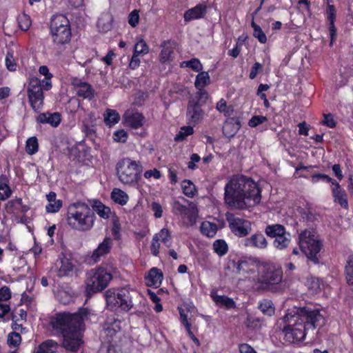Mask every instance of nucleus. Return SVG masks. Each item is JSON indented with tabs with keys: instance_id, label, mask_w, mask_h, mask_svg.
Here are the masks:
<instances>
[{
	"instance_id": "9b49d317",
	"label": "nucleus",
	"mask_w": 353,
	"mask_h": 353,
	"mask_svg": "<svg viewBox=\"0 0 353 353\" xmlns=\"http://www.w3.org/2000/svg\"><path fill=\"white\" fill-rule=\"evenodd\" d=\"M28 100L32 110L39 112L43 105V92L41 81L37 77H32L27 88Z\"/></svg>"
},
{
	"instance_id": "2eb2a0df",
	"label": "nucleus",
	"mask_w": 353,
	"mask_h": 353,
	"mask_svg": "<svg viewBox=\"0 0 353 353\" xmlns=\"http://www.w3.org/2000/svg\"><path fill=\"white\" fill-rule=\"evenodd\" d=\"M331 190L334 201L339 203L342 208L347 209L348 202L346 192L336 181L332 182Z\"/></svg>"
},
{
	"instance_id": "79ce46f5",
	"label": "nucleus",
	"mask_w": 353,
	"mask_h": 353,
	"mask_svg": "<svg viewBox=\"0 0 353 353\" xmlns=\"http://www.w3.org/2000/svg\"><path fill=\"white\" fill-rule=\"evenodd\" d=\"M194 125H188L187 126L181 127L179 132L174 137V140L176 141H184L188 136L192 135L194 133Z\"/></svg>"
},
{
	"instance_id": "bf43d9fd",
	"label": "nucleus",
	"mask_w": 353,
	"mask_h": 353,
	"mask_svg": "<svg viewBox=\"0 0 353 353\" xmlns=\"http://www.w3.org/2000/svg\"><path fill=\"white\" fill-rule=\"evenodd\" d=\"M139 21V14L137 10L132 11L128 17V23L132 27H136Z\"/></svg>"
},
{
	"instance_id": "423d86ee",
	"label": "nucleus",
	"mask_w": 353,
	"mask_h": 353,
	"mask_svg": "<svg viewBox=\"0 0 353 353\" xmlns=\"http://www.w3.org/2000/svg\"><path fill=\"white\" fill-rule=\"evenodd\" d=\"M299 244L301 252L314 264L319 263V252L322 247L314 231L305 230L299 236Z\"/></svg>"
},
{
	"instance_id": "37998d69",
	"label": "nucleus",
	"mask_w": 353,
	"mask_h": 353,
	"mask_svg": "<svg viewBox=\"0 0 353 353\" xmlns=\"http://www.w3.org/2000/svg\"><path fill=\"white\" fill-rule=\"evenodd\" d=\"M154 236L161 241L168 248L171 246V235L169 230L166 228H163L157 234H155Z\"/></svg>"
},
{
	"instance_id": "774afa93",
	"label": "nucleus",
	"mask_w": 353,
	"mask_h": 353,
	"mask_svg": "<svg viewBox=\"0 0 353 353\" xmlns=\"http://www.w3.org/2000/svg\"><path fill=\"white\" fill-rule=\"evenodd\" d=\"M98 353H116V350L109 343H105L101 345Z\"/></svg>"
},
{
	"instance_id": "393cba45",
	"label": "nucleus",
	"mask_w": 353,
	"mask_h": 353,
	"mask_svg": "<svg viewBox=\"0 0 353 353\" xmlns=\"http://www.w3.org/2000/svg\"><path fill=\"white\" fill-rule=\"evenodd\" d=\"M161 47L162 50L159 55V60L161 63H165L170 59L171 54L173 53L175 47V43L174 41L167 40L164 41L161 44Z\"/></svg>"
},
{
	"instance_id": "de8ad7c7",
	"label": "nucleus",
	"mask_w": 353,
	"mask_h": 353,
	"mask_svg": "<svg viewBox=\"0 0 353 353\" xmlns=\"http://www.w3.org/2000/svg\"><path fill=\"white\" fill-rule=\"evenodd\" d=\"M181 188L183 192L188 197H193L195 194L196 188L194 185L190 180H184L182 182Z\"/></svg>"
},
{
	"instance_id": "a878e982",
	"label": "nucleus",
	"mask_w": 353,
	"mask_h": 353,
	"mask_svg": "<svg viewBox=\"0 0 353 353\" xmlns=\"http://www.w3.org/2000/svg\"><path fill=\"white\" fill-rule=\"evenodd\" d=\"M112 16L108 13H103L97 21V27L100 31L106 32L112 29Z\"/></svg>"
},
{
	"instance_id": "338daca9",
	"label": "nucleus",
	"mask_w": 353,
	"mask_h": 353,
	"mask_svg": "<svg viewBox=\"0 0 353 353\" xmlns=\"http://www.w3.org/2000/svg\"><path fill=\"white\" fill-rule=\"evenodd\" d=\"M324 119L321 121V123L329 128H334L336 123L334 120L333 116L331 114H324Z\"/></svg>"
},
{
	"instance_id": "052dcab7",
	"label": "nucleus",
	"mask_w": 353,
	"mask_h": 353,
	"mask_svg": "<svg viewBox=\"0 0 353 353\" xmlns=\"http://www.w3.org/2000/svg\"><path fill=\"white\" fill-rule=\"evenodd\" d=\"M186 65L192 68L195 72H199L203 69L202 64L197 59H192L189 61H187Z\"/></svg>"
},
{
	"instance_id": "20e7f679",
	"label": "nucleus",
	"mask_w": 353,
	"mask_h": 353,
	"mask_svg": "<svg viewBox=\"0 0 353 353\" xmlns=\"http://www.w3.org/2000/svg\"><path fill=\"white\" fill-rule=\"evenodd\" d=\"M94 212L83 203L70 205L68 210L67 221L73 229L88 231L90 230L95 220Z\"/></svg>"
},
{
	"instance_id": "2f4dec72",
	"label": "nucleus",
	"mask_w": 353,
	"mask_h": 353,
	"mask_svg": "<svg viewBox=\"0 0 353 353\" xmlns=\"http://www.w3.org/2000/svg\"><path fill=\"white\" fill-rule=\"evenodd\" d=\"M92 211L96 212L100 217L103 219H108L111 213V210L109 207L103 205L98 200L93 201L92 204Z\"/></svg>"
},
{
	"instance_id": "e2e57ef3",
	"label": "nucleus",
	"mask_w": 353,
	"mask_h": 353,
	"mask_svg": "<svg viewBox=\"0 0 353 353\" xmlns=\"http://www.w3.org/2000/svg\"><path fill=\"white\" fill-rule=\"evenodd\" d=\"M267 121V118L264 116H254L250 119L248 125L252 128H255Z\"/></svg>"
},
{
	"instance_id": "aec40b11",
	"label": "nucleus",
	"mask_w": 353,
	"mask_h": 353,
	"mask_svg": "<svg viewBox=\"0 0 353 353\" xmlns=\"http://www.w3.org/2000/svg\"><path fill=\"white\" fill-rule=\"evenodd\" d=\"M126 125L137 129L143 125L144 117L137 112H126L123 116Z\"/></svg>"
},
{
	"instance_id": "473e14b6",
	"label": "nucleus",
	"mask_w": 353,
	"mask_h": 353,
	"mask_svg": "<svg viewBox=\"0 0 353 353\" xmlns=\"http://www.w3.org/2000/svg\"><path fill=\"white\" fill-rule=\"evenodd\" d=\"M58 348L56 341L48 339L41 343L37 348L36 353H54Z\"/></svg>"
},
{
	"instance_id": "6ab92c4d",
	"label": "nucleus",
	"mask_w": 353,
	"mask_h": 353,
	"mask_svg": "<svg viewBox=\"0 0 353 353\" xmlns=\"http://www.w3.org/2000/svg\"><path fill=\"white\" fill-rule=\"evenodd\" d=\"M121 329V321L114 316H108L103 326V332L112 339Z\"/></svg>"
},
{
	"instance_id": "09e8293b",
	"label": "nucleus",
	"mask_w": 353,
	"mask_h": 353,
	"mask_svg": "<svg viewBox=\"0 0 353 353\" xmlns=\"http://www.w3.org/2000/svg\"><path fill=\"white\" fill-rule=\"evenodd\" d=\"M346 280L349 285H353V255H350L345 265Z\"/></svg>"
},
{
	"instance_id": "cd10ccee",
	"label": "nucleus",
	"mask_w": 353,
	"mask_h": 353,
	"mask_svg": "<svg viewBox=\"0 0 353 353\" xmlns=\"http://www.w3.org/2000/svg\"><path fill=\"white\" fill-rule=\"evenodd\" d=\"M74 295V292L70 287H62L58 290L57 297L60 303L67 305L72 301Z\"/></svg>"
},
{
	"instance_id": "c03bdc74",
	"label": "nucleus",
	"mask_w": 353,
	"mask_h": 353,
	"mask_svg": "<svg viewBox=\"0 0 353 353\" xmlns=\"http://www.w3.org/2000/svg\"><path fill=\"white\" fill-rule=\"evenodd\" d=\"M61 266L58 271V276L60 277L66 276L73 270V265L68 259H63L61 261Z\"/></svg>"
},
{
	"instance_id": "4c0bfd02",
	"label": "nucleus",
	"mask_w": 353,
	"mask_h": 353,
	"mask_svg": "<svg viewBox=\"0 0 353 353\" xmlns=\"http://www.w3.org/2000/svg\"><path fill=\"white\" fill-rule=\"evenodd\" d=\"M111 199L117 203L124 205L128 201V195L119 188H114L111 193Z\"/></svg>"
},
{
	"instance_id": "603ef678",
	"label": "nucleus",
	"mask_w": 353,
	"mask_h": 353,
	"mask_svg": "<svg viewBox=\"0 0 353 353\" xmlns=\"http://www.w3.org/2000/svg\"><path fill=\"white\" fill-rule=\"evenodd\" d=\"M21 337L19 333L12 332L8 336V344L10 347H17L20 345Z\"/></svg>"
},
{
	"instance_id": "5701e85b",
	"label": "nucleus",
	"mask_w": 353,
	"mask_h": 353,
	"mask_svg": "<svg viewBox=\"0 0 353 353\" xmlns=\"http://www.w3.org/2000/svg\"><path fill=\"white\" fill-rule=\"evenodd\" d=\"M53 42L58 45L68 43L71 39V29L65 27L62 30L51 32Z\"/></svg>"
},
{
	"instance_id": "c85d7f7f",
	"label": "nucleus",
	"mask_w": 353,
	"mask_h": 353,
	"mask_svg": "<svg viewBox=\"0 0 353 353\" xmlns=\"http://www.w3.org/2000/svg\"><path fill=\"white\" fill-rule=\"evenodd\" d=\"M56 196V193L54 192H50L47 194L46 197L49 203L46 206V210L48 212H57L61 208L62 201L61 200H57Z\"/></svg>"
},
{
	"instance_id": "4d7b16f0",
	"label": "nucleus",
	"mask_w": 353,
	"mask_h": 353,
	"mask_svg": "<svg viewBox=\"0 0 353 353\" xmlns=\"http://www.w3.org/2000/svg\"><path fill=\"white\" fill-rule=\"evenodd\" d=\"M31 25V21L29 17L26 14H23L19 18V28L24 31H26L29 29Z\"/></svg>"
},
{
	"instance_id": "680f3d73",
	"label": "nucleus",
	"mask_w": 353,
	"mask_h": 353,
	"mask_svg": "<svg viewBox=\"0 0 353 353\" xmlns=\"http://www.w3.org/2000/svg\"><path fill=\"white\" fill-rule=\"evenodd\" d=\"M128 134L124 130H119L114 132L113 139L117 142H125L127 140Z\"/></svg>"
},
{
	"instance_id": "9d476101",
	"label": "nucleus",
	"mask_w": 353,
	"mask_h": 353,
	"mask_svg": "<svg viewBox=\"0 0 353 353\" xmlns=\"http://www.w3.org/2000/svg\"><path fill=\"white\" fill-rule=\"evenodd\" d=\"M106 302L111 310L120 308L125 312L129 311L133 305L130 292L125 289L117 292L108 290L106 292Z\"/></svg>"
},
{
	"instance_id": "6e6552de",
	"label": "nucleus",
	"mask_w": 353,
	"mask_h": 353,
	"mask_svg": "<svg viewBox=\"0 0 353 353\" xmlns=\"http://www.w3.org/2000/svg\"><path fill=\"white\" fill-rule=\"evenodd\" d=\"M117 170L121 183L134 185L138 182L143 168L139 161L124 159L117 163Z\"/></svg>"
},
{
	"instance_id": "f03ea898",
	"label": "nucleus",
	"mask_w": 353,
	"mask_h": 353,
	"mask_svg": "<svg viewBox=\"0 0 353 353\" xmlns=\"http://www.w3.org/2000/svg\"><path fill=\"white\" fill-rule=\"evenodd\" d=\"M89 311L81 308L78 312L57 314L51 319L53 329L59 330L63 337V346L69 351L76 352L82 343V330L84 321L88 319Z\"/></svg>"
},
{
	"instance_id": "f3484780",
	"label": "nucleus",
	"mask_w": 353,
	"mask_h": 353,
	"mask_svg": "<svg viewBox=\"0 0 353 353\" xmlns=\"http://www.w3.org/2000/svg\"><path fill=\"white\" fill-rule=\"evenodd\" d=\"M112 240L110 237H105L98 247L93 251L91 259L94 263L98 262L101 257L108 254L112 248Z\"/></svg>"
},
{
	"instance_id": "4468645a",
	"label": "nucleus",
	"mask_w": 353,
	"mask_h": 353,
	"mask_svg": "<svg viewBox=\"0 0 353 353\" xmlns=\"http://www.w3.org/2000/svg\"><path fill=\"white\" fill-rule=\"evenodd\" d=\"M72 84L74 86L76 94L79 97L88 99L94 97V90L88 83L79 79H74L72 80Z\"/></svg>"
},
{
	"instance_id": "a18cd8bd",
	"label": "nucleus",
	"mask_w": 353,
	"mask_h": 353,
	"mask_svg": "<svg viewBox=\"0 0 353 353\" xmlns=\"http://www.w3.org/2000/svg\"><path fill=\"white\" fill-rule=\"evenodd\" d=\"M39 149L38 140L37 137H32L26 141V151L28 154H35Z\"/></svg>"
},
{
	"instance_id": "a19ab883",
	"label": "nucleus",
	"mask_w": 353,
	"mask_h": 353,
	"mask_svg": "<svg viewBox=\"0 0 353 353\" xmlns=\"http://www.w3.org/2000/svg\"><path fill=\"white\" fill-rule=\"evenodd\" d=\"M213 250L219 256H223L227 254L228 245L223 239H218L213 243Z\"/></svg>"
},
{
	"instance_id": "7ed1b4c3",
	"label": "nucleus",
	"mask_w": 353,
	"mask_h": 353,
	"mask_svg": "<svg viewBox=\"0 0 353 353\" xmlns=\"http://www.w3.org/2000/svg\"><path fill=\"white\" fill-rule=\"evenodd\" d=\"M283 320L287 324L283 330L284 339L286 342L293 343L297 342L293 330V326L297 324V321L299 320L310 321L309 323L307 322L305 327L315 329L323 320V318L318 310H312L309 307H294L288 311Z\"/></svg>"
},
{
	"instance_id": "13d9d810",
	"label": "nucleus",
	"mask_w": 353,
	"mask_h": 353,
	"mask_svg": "<svg viewBox=\"0 0 353 353\" xmlns=\"http://www.w3.org/2000/svg\"><path fill=\"white\" fill-rule=\"evenodd\" d=\"M12 320L13 321L12 324V329L13 330V332H17L18 331H20L23 333V331H26V328L23 327L22 324L18 323L19 318L16 314H12Z\"/></svg>"
},
{
	"instance_id": "e433bc0d",
	"label": "nucleus",
	"mask_w": 353,
	"mask_h": 353,
	"mask_svg": "<svg viewBox=\"0 0 353 353\" xmlns=\"http://www.w3.org/2000/svg\"><path fill=\"white\" fill-rule=\"evenodd\" d=\"M210 82V79L208 72H201L196 75L194 85L199 90L198 92L205 91L203 88L208 85Z\"/></svg>"
},
{
	"instance_id": "ddd939ff",
	"label": "nucleus",
	"mask_w": 353,
	"mask_h": 353,
	"mask_svg": "<svg viewBox=\"0 0 353 353\" xmlns=\"http://www.w3.org/2000/svg\"><path fill=\"white\" fill-rule=\"evenodd\" d=\"M241 245L245 248H253L259 250L267 248L268 243L261 232H256L250 237L243 239Z\"/></svg>"
},
{
	"instance_id": "58836bf2",
	"label": "nucleus",
	"mask_w": 353,
	"mask_h": 353,
	"mask_svg": "<svg viewBox=\"0 0 353 353\" xmlns=\"http://www.w3.org/2000/svg\"><path fill=\"white\" fill-rule=\"evenodd\" d=\"M258 308L265 315L271 316L274 314V306L272 301L269 299H263L259 301Z\"/></svg>"
},
{
	"instance_id": "8fccbe9b",
	"label": "nucleus",
	"mask_w": 353,
	"mask_h": 353,
	"mask_svg": "<svg viewBox=\"0 0 353 353\" xmlns=\"http://www.w3.org/2000/svg\"><path fill=\"white\" fill-rule=\"evenodd\" d=\"M5 61L6 68L8 70L15 71L17 70V61L12 52L10 50L8 51L6 56Z\"/></svg>"
},
{
	"instance_id": "4be33fe9",
	"label": "nucleus",
	"mask_w": 353,
	"mask_h": 353,
	"mask_svg": "<svg viewBox=\"0 0 353 353\" xmlns=\"http://www.w3.org/2000/svg\"><path fill=\"white\" fill-rule=\"evenodd\" d=\"M70 21L68 18L63 14L53 15L50 21V32L59 31V29L62 30L64 28L70 27Z\"/></svg>"
},
{
	"instance_id": "a211bd4d",
	"label": "nucleus",
	"mask_w": 353,
	"mask_h": 353,
	"mask_svg": "<svg viewBox=\"0 0 353 353\" xmlns=\"http://www.w3.org/2000/svg\"><path fill=\"white\" fill-rule=\"evenodd\" d=\"M207 12V6L204 3H200L195 7L190 8L185 12L184 20L185 21H190L195 19H199L204 17Z\"/></svg>"
},
{
	"instance_id": "6e6d98bb",
	"label": "nucleus",
	"mask_w": 353,
	"mask_h": 353,
	"mask_svg": "<svg viewBox=\"0 0 353 353\" xmlns=\"http://www.w3.org/2000/svg\"><path fill=\"white\" fill-rule=\"evenodd\" d=\"M320 180L327 182V183H330L331 185H332V182L336 181L335 179H333L331 177H330L328 175H326L324 174L318 173V174H313L311 176V181L313 183H317Z\"/></svg>"
},
{
	"instance_id": "864d4df0",
	"label": "nucleus",
	"mask_w": 353,
	"mask_h": 353,
	"mask_svg": "<svg viewBox=\"0 0 353 353\" xmlns=\"http://www.w3.org/2000/svg\"><path fill=\"white\" fill-rule=\"evenodd\" d=\"M149 51V48L143 39L139 40L134 46V52L137 54H147Z\"/></svg>"
},
{
	"instance_id": "7c9ffc66",
	"label": "nucleus",
	"mask_w": 353,
	"mask_h": 353,
	"mask_svg": "<svg viewBox=\"0 0 353 353\" xmlns=\"http://www.w3.org/2000/svg\"><path fill=\"white\" fill-rule=\"evenodd\" d=\"M310 321H306V320H299V321H297V324H296L295 326H293V330L294 332L295 339L297 340V342L301 341L305 339V332L307 330L314 329L312 328H306L305 325L309 323Z\"/></svg>"
},
{
	"instance_id": "dca6fc26",
	"label": "nucleus",
	"mask_w": 353,
	"mask_h": 353,
	"mask_svg": "<svg viewBox=\"0 0 353 353\" xmlns=\"http://www.w3.org/2000/svg\"><path fill=\"white\" fill-rule=\"evenodd\" d=\"M172 210L176 214L189 217L192 221V219H195L196 208L192 203H190L189 207H188L182 204L179 201H175L172 204Z\"/></svg>"
},
{
	"instance_id": "f257e3e1",
	"label": "nucleus",
	"mask_w": 353,
	"mask_h": 353,
	"mask_svg": "<svg viewBox=\"0 0 353 353\" xmlns=\"http://www.w3.org/2000/svg\"><path fill=\"white\" fill-rule=\"evenodd\" d=\"M261 199V190L251 178L234 176L225 186V201L230 207L245 209L257 205Z\"/></svg>"
},
{
	"instance_id": "bb28decb",
	"label": "nucleus",
	"mask_w": 353,
	"mask_h": 353,
	"mask_svg": "<svg viewBox=\"0 0 353 353\" xmlns=\"http://www.w3.org/2000/svg\"><path fill=\"white\" fill-rule=\"evenodd\" d=\"M291 243V234L286 230L273 241V246L279 250H284Z\"/></svg>"
},
{
	"instance_id": "0eeeda50",
	"label": "nucleus",
	"mask_w": 353,
	"mask_h": 353,
	"mask_svg": "<svg viewBox=\"0 0 353 353\" xmlns=\"http://www.w3.org/2000/svg\"><path fill=\"white\" fill-rule=\"evenodd\" d=\"M112 276L103 268L90 270L86 275L85 292L88 296L92 294L101 292L107 288Z\"/></svg>"
},
{
	"instance_id": "1a4fd4ad",
	"label": "nucleus",
	"mask_w": 353,
	"mask_h": 353,
	"mask_svg": "<svg viewBox=\"0 0 353 353\" xmlns=\"http://www.w3.org/2000/svg\"><path fill=\"white\" fill-rule=\"evenodd\" d=\"M208 98V93L201 91L189 99L186 109V121L188 125H196L201 122L204 117L202 106L205 104Z\"/></svg>"
},
{
	"instance_id": "ea45409f",
	"label": "nucleus",
	"mask_w": 353,
	"mask_h": 353,
	"mask_svg": "<svg viewBox=\"0 0 353 353\" xmlns=\"http://www.w3.org/2000/svg\"><path fill=\"white\" fill-rule=\"evenodd\" d=\"M96 117L92 112H88L85 119L82 121V129L86 133H90L94 125Z\"/></svg>"
},
{
	"instance_id": "39448f33",
	"label": "nucleus",
	"mask_w": 353,
	"mask_h": 353,
	"mask_svg": "<svg viewBox=\"0 0 353 353\" xmlns=\"http://www.w3.org/2000/svg\"><path fill=\"white\" fill-rule=\"evenodd\" d=\"M283 279L282 269L274 263L265 264L260 271L257 281V289L263 291H273Z\"/></svg>"
},
{
	"instance_id": "412c9836",
	"label": "nucleus",
	"mask_w": 353,
	"mask_h": 353,
	"mask_svg": "<svg viewBox=\"0 0 353 353\" xmlns=\"http://www.w3.org/2000/svg\"><path fill=\"white\" fill-rule=\"evenodd\" d=\"M61 114L59 112L41 113L37 117V121L41 123H48L52 127H57L61 123Z\"/></svg>"
},
{
	"instance_id": "f8f14e48",
	"label": "nucleus",
	"mask_w": 353,
	"mask_h": 353,
	"mask_svg": "<svg viewBox=\"0 0 353 353\" xmlns=\"http://www.w3.org/2000/svg\"><path fill=\"white\" fill-rule=\"evenodd\" d=\"M226 219L231 232L238 237H245L252 231V223L245 219L227 214Z\"/></svg>"
},
{
	"instance_id": "c756f323",
	"label": "nucleus",
	"mask_w": 353,
	"mask_h": 353,
	"mask_svg": "<svg viewBox=\"0 0 353 353\" xmlns=\"http://www.w3.org/2000/svg\"><path fill=\"white\" fill-rule=\"evenodd\" d=\"M285 230L286 229L283 225L275 223L266 225L264 232L268 237L272 238L274 240L284 233Z\"/></svg>"
},
{
	"instance_id": "b1692460",
	"label": "nucleus",
	"mask_w": 353,
	"mask_h": 353,
	"mask_svg": "<svg viewBox=\"0 0 353 353\" xmlns=\"http://www.w3.org/2000/svg\"><path fill=\"white\" fill-rule=\"evenodd\" d=\"M145 279L148 286H159L163 279V273L159 269L152 268L145 276Z\"/></svg>"
},
{
	"instance_id": "49530a36",
	"label": "nucleus",
	"mask_w": 353,
	"mask_h": 353,
	"mask_svg": "<svg viewBox=\"0 0 353 353\" xmlns=\"http://www.w3.org/2000/svg\"><path fill=\"white\" fill-rule=\"evenodd\" d=\"M251 26L254 30V37L258 39L260 43H265L267 41V37L261 27L255 23L254 21H252Z\"/></svg>"
},
{
	"instance_id": "5fc2aeb1",
	"label": "nucleus",
	"mask_w": 353,
	"mask_h": 353,
	"mask_svg": "<svg viewBox=\"0 0 353 353\" xmlns=\"http://www.w3.org/2000/svg\"><path fill=\"white\" fill-rule=\"evenodd\" d=\"M11 189L6 182H0V200L5 201L10 196Z\"/></svg>"
},
{
	"instance_id": "c9c22d12",
	"label": "nucleus",
	"mask_w": 353,
	"mask_h": 353,
	"mask_svg": "<svg viewBox=\"0 0 353 353\" xmlns=\"http://www.w3.org/2000/svg\"><path fill=\"white\" fill-rule=\"evenodd\" d=\"M200 230L202 234L208 237H213L217 232V225L210 221H203L200 226Z\"/></svg>"
},
{
	"instance_id": "69168bd1",
	"label": "nucleus",
	"mask_w": 353,
	"mask_h": 353,
	"mask_svg": "<svg viewBox=\"0 0 353 353\" xmlns=\"http://www.w3.org/2000/svg\"><path fill=\"white\" fill-rule=\"evenodd\" d=\"M327 19L329 22H334L336 20V9L334 6L328 5L326 10Z\"/></svg>"
},
{
	"instance_id": "3c124183",
	"label": "nucleus",
	"mask_w": 353,
	"mask_h": 353,
	"mask_svg": "<svg viewBox=\"0 0 353 353\" xmlns=\"http://www.w3.org/2000/svg\"><path fill=\"white\" fill-rule=\"evenodd\" d=\"M217 110H219L221 113H223L225 116H230L233 112V109L232 106H228L226 101L221 99L217 103L216 106Z\"/></svg>"
},
{
	"instance_id": "0e129e2a",
	"label": "nucleus",
	"mask_w": 353,
	"mask_h": 353,
	"mask_svg": "<svg viewBox=\"0 0 353 353\" xmlns=\"http://www.w3.org/2000/svg\"><path fill=\"white\" fill-rule=\"evenodd\" d=\"M11 298V291L8 286H3L0 289V301H6Z\"/></svg>"
},
{
	"instance_id": "f704fd0d",
	"label": "nucleus",
	"mask_w": 353,
	"mask_h": 353,
	"mask_svg": "<svg viewBox=\"0 0 353 353\" xmlns=\"http://www.w3.org/2000/svg\"><path fill=\"white\" fill-rule=\"evenodd\" d=\"M212 298L216 304L221 307H225L226 309L234 308L236 307L233 299L227 296L214 295Z\"/></svg>"
},
{
	"instance_id": "72a5a7b5",
	"label": "nucleus",
	"mask_w": 353,
	"mask_h": 353,
	"mask_svg": "<svg viewBox=\"0 0 353 353\" xmlns=\"http://www.w3.org/2000/svg\"><path fill=\"white\" fill-rule=\"evenodd\" d=\"M104 122L106 125L111 127L117 123L120 120L119 114L112 109H108L103 114Z\"/></svg>"
}]
</instances>
